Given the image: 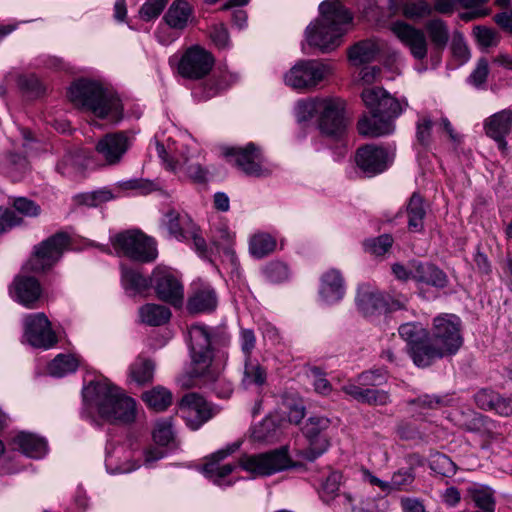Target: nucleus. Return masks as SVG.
Segmentation results:
<instances>
[{"label": "nucleus", "instance_id": "obj_1", "mask_svg": "<svg viewBox=\"0 0 512 512\" xmlns=\"http://www.w3.org/2000/svg\"><path fill=\"white\" fill-rule=\"evenodd\" d=\"M190 338V356L192 368L189 379L184 380V387L196 386L195 379H203V385L210 388L218 398L228 399L234 388L230 380L221 376L227 364L231 344V335L225 327H209L193 324L188 329Z\"/></svg>", "mask_w": 512, "mask_h": 512}, {"label": "nucleus", "instance_id": "obj_2", "mask_svg": "<svg viewBox=\"0 0 512 512\" xmlns=\"http://www.w3.org/2000/svg\"><path fill=\"white\" fill-rule=\"evenodd\" d=\"M84 402H89L99 418L110 424L127 425L136 419V401L108 380L91 382L85 389Z\"/></svg>", "mask_w": 512, "mask_h": 512}, {"label": "nucleus", "instance_id": "obj_3", "mask_svg": "<svg viewBox=\"0 0 512 512\" xmlns=\"http://www.w3.org/2000/svg\"><path fill=\"white\" fill-rule=\"evenodd\" d=\"M320 17L305 31L310 46L318 47L323 53L338 47L341 38L352 24L353 16L339 1L326 0L319 5Z\"/></svg>", "mask_w": 512, "mask_h": 512}, {"label": "nucleus", "instance_id": "obj_4", "mask_svg": "<svg viewBox=\"0 0 512 512\" xmlns=\"http://www.w3.org/2000/svg\"><path fill=\"white\" fill-rule=\"evenodd\" d=\"M68 95L76 106L90 111L100 119L117 123L123 117V106L119 97L99 82L79 80L71 85Z\"/></svg>", "mask_w": 512, "mask_h": 512}, {"label": "nucleus", "instance_id": "obj_5", "mask_svg": "<svg viewBox=\"0 0 512 512\" xmlns=\"http://www.w3.org/2000/svg\"><path fill=\"white\" fill-rule=\"evenodd\" d=\"M463 344L461 320L454 314L439 315L433 320L431 338L427 343L429 365L436 359L452 356Z\"/></svg>", "mask_w": 512, "mask_h": 512}, {"label": "nucleus", "instance_id": "obj_6", "mask_svg": "<svg viewBox=\"0 0 512 512\" xmlns=\"http://www.w3.org/2000/svg\"><path fill=\"white\" fill-rule=\"evenodd\" d=\"M111 242L116 250L136 261L152 262L157 257L156 243L140 231L119 233Z\"/></svg>", "mask_w": 512, "mask_h": 512}, {"label": "nucleus", "instance_id": "obj_7", "mask_svg": "<svg viewBox=\"0 0 512 512\" xmlns=\"http://www.w3.org/2000/svg\"><path fill=\"white\" fill-rule=\"evenodd\" d=\"M239 466L257 476H270L285 469L294 467L287 449H276L267 453L246 455L239 460Z\"/></svg>", "mask_w": 512, "mask_h": 512}, {"label": "nucleus", "instance_id": "obj_8", "mask_svg": "<svg viewBox=\"0 0 512 512\" xmlns=\"http://www.w3.org/2000/svg\"><path fill=\"white\" fill-rule=\"evenodd\" d=\"M69 245V237L65 233H56L35 246L34 254L25 268L40 273L50 269L62 256Z\"/></svg>", "mask_w": 512, "mask_h": 512}, {"label": "nucleus", "instance_id": "obj_9", "mask_svg": "<svg viewBox=\"0 0 512 512\" xmlns=\"http://www.w3.org/2000/svg\"><path fill=\"white\" fill-rule=\"evenodd\" d=\"M224 155L232 158L234 165L247 176L266 177L271 174L261 149L252 142L244 147L227 148Z\"/></svg>", "mask_w": 512, "mask_h": 512}, {"label": "nucleus", "instance_id": "obj_10", "mask_svg": "<svg viewBox=\"0 0 512 512\" xmlns=\"http://www.w3.org/2000/svg\"><path fill=\"white\" fill-rule=\"evenodd\" d=\"M327 67L316 60H301L284 74V83L294 90H310L327 75Z\"/></svg>", "mask_w": 512, "mask_h": 512}, {"label": "nucleus", "instance_id": "obj_11", "mask_svg": "<svg viewBox=\"0 0 512 512\" xmlns=\"http://www.w3.org/2000/svg\"><path fill=\"white\" fill-rule=\"evenodd\" d=\"M134 142V137L127 131L110 132L102 136L95 145V151L104 165H119Z\"/></svg>", "mask_w": 512, "mask_h": 512}, {"label": "nucleus", "instance_id": "obj_12", "mask_svg": "<svg viewBox=\"0 0 512 512\" xmlns=\"http://www.w3.org/2000/svg\"><path fill=\"white\" fill-rule=\"evenodd\" d=\"M361 98L370 113L382 115L393 123L408 105L406 101L400 102L381 87L365 88L361 93Z\"/></svg>", "mask_w": 512, "mask_h": 512}, {"label": "nucleus", "instance_id": "obj_13", "mask_svg": "<svg viewBox=\"0 0 512 512\" xmlns=\"http://www.w3.org/2000/svg\"><path fill=\"white\" fill-rule=\"evenodd\" d=\"M152 286L158 299L175 308L182 307L184 286L173 271L167 268H156L152 274Z\"/></svg>", "mask_w": 512, "mask_h": 512}, {"label": "nucleus", "instance_id": "obj_14", "mask_svg": "<svg viewBox=\"0 0 512 512\" xmlns=\"http://www.w3.org/2000/svg\"><path fill=\"white\" fill-rule=\"evenodd\" d=\"M23 326L24 338L34 348L49 349L58 341L51 322L42 312L27 314Z\"/></svg>", "mask_w": 512, "mask_h": 512}, {"label": "nucleus", "instance_id": "obj_15", "mask_svg": "<svg viewBox=\"0 0 512 512\" xmlns=\"http://www.w3.org/2000/svg\"><path fill=\"white\" fill-rule=\"evenodd\" d=\"M179 412L192 430L199 429L217 413L211 403L195 392L187 393L182 397L179 402Z\"/></svg>", "mask_w": 512, "mask_h": 512}, {"label": "nucleus", "instance_id": "obj_16", "mask_svg": "<svg viewBox=\"0 0 512 512\" xmlns=\"http://www.w3.org/2000/svg\"><path fill=\"white\" fill-rule=\"evenodd\" d=\"M330 420L324 416H311L306 421L302 431L309 441V447L300 452V456L307 461H314L329 447V441L324 432L329 428Z\"/></svg>", "mask_w": 512, "mask_h": 512}, {"label": "nucleus", "instance_id": "obj_17", "mask_svg": "<svg viewBox=\"0 0 512 512\" xmlns=\"http://www.w3.org/2000/svg\"><path fill=\"white\" fill-rule=\"evenodd\" d=\"M215 63L213 55L200 46L188 48L182 55L179 64V74L187 79H201L209 74Z\"/></svg>", "mask_w": 512, "mask_h": 512}, {"label": "nucleus", "instance_id": "obj_18", "mask_svg": "<svg viewBox=\"0 0 512 512\" xmlns=\"http://www.w3.org/2000/svg\"><path fill=\"white\" fill-rule=\"evenodd\" d=\"M323 107L318 110V125L320 131L329 137L340 138L346 131L347 123L344 117V104L339 99H321Z\"/></svg>", "mask_w": 512, "mask_h": 512}, {"label": "nucleus", "instance_id": "obj_19", "mask_svg": "<svg viewBox=\"0 0 512 512\" xmlns=\"http://www.w3.org/2000/svg\"><path fill=\"white\" fill-rule=\"evenodd\" d=\"M393 155L384 147L366 144L359 147L355 154L357 167L367 176L383 173L392 163Z\"/></svg>", "mask_w": 512, "mask_h": 512}, {"label": "nucleus", "instance_id": "obj_20", "mask_svg": "<svg viewBox=\"0 0 512 512\" xmlns=\"http://www.w3.org/2000/svg\"><path fill=\"white\" fill-rule=\"evenodd\" d=\"M399 335L407 342L408 352L418 367L429 366L427 357L428 334L419 323H405L398 329Z\"/></svg>", "mask_w": 512, "mask_h": 512}, {"label": "nucleus", "instance_id": "obj_21", "mask_svg": "<svg viewBox=\"0 0 512 512\" xmlns=\"http://www.w3.org/2000/svg\"><path fill=\"white\" fill-rule=\"evenodd\" d=\"M485 134L493 139L503 153L508 149L506 137L512 131V107L503 109L487 117L483 123Z\"/></svg>", "mask_w": 512, "mask_h": 512}, {"label": "nucleus", "instance_id": "obj_22", "mask_svg": "<svg viewBox=\"0 0 512 512\" xmlns=\"http://www.w3.org/2000/svg\"><path fill=\"white\" fill-rule=\"evenodd\" d=\"M396 37L409 48L411 55L417 60H423L428 53V43L424 32L405 22H395L391 26Z\"/></svg>", "mask_w": 512, "mask_h": 512}, {"label": "nucleus", "instance_id": "obj_23", "mask_svg": "<svg viewBox=\"0 0 512 512\" xmlns=\"http://www.w3.org/2000/svg\"><path fill=\"white\" fill-rule=\"evenodd\" d=\"M237 80V74L228 71H220L214 73L206 81L197 85L193 89L192 95L195 100L205 102L229 89Z\"/></svg>", "mask_w": 512, "mask_h": 512}, {"label": "nucleus", "instance_id": "obj_24", "mask_svg": "<svg viewBox=\"0 0 512 512\" xmlns=\"http://www.w3.org/2000/svg\"><path fill=\"white\" fill-rule=\"evenodd\" d=\"M355 302L364 317L372 318L387 313L386 295L368 285L358 287Z\"/></svg>", "mask_w": 512, "mask_h": 512}, {"label": "nucleus", "instance_id": "obj_25", "mask_svg": "<svg viewBox=\"0 0 512 512\" xmlns=\"http://www.w3.org/2000/svg\"><path fill=\"white\" fill-rule=\"evenodd\" d=\"M10 293L18 303L28 309H34L38 307L42 287L35 277L20 275L15 277Z\"/></svg>", "mask_w": 512, "mask_h": 512}, {"label": "nucleus", "instance_id": "obj_26", "mask_svg": "<svg viewBox=\"0 0 512 512\" xmlns=\"http://www.w3.org/2000/svg\"><path fill=\"white\" fill-rule=\"evenodd\" d=\"M239 448V443H233L224 449L218 450L211 455L210 460L204 464L203 473L212 479L216 484L222 485V480L230 475L237 467L235 464L220 465V461L231 455Z\"/></svg>", "mask_w": 512, "mask_h": 512}, {"label": "nucleus", "instance_id": "obj_27", "mask_svg": "<svg viewBox=\"0 0 512 512\" xmlns=\"http://www.w3.org/2000/svg\"><path fill=\"white\" fill-rule=\"evenodd\" d=\"M341 390L346 395L363 404L387 406L392 403L391 395L386 390L355 386V383H346L342 386Z\"/></svg>", "mask_w": 512, "mask_h": 512}, {"label": "nucleus", "instance_id": "obj_28", "mask_svg": "<svg viewBox=\"0 0 512 512\" xmlns=\"http://www.w3.org/2000/svg\"><path fill=\"white\" fill-rule=\"evenodd\" d=\"M345 294V284L341 272L337 269L326 271L320 278L319 295L323 302L334 304Z\"/></svg>", "mask_w": 512, "mask_h": 512}, {"label": "nucleus", "instance_id": "obj_29", "mask_svg": "<svg viewBox=\"0 0 512 512\" xmlns=\"http://www.w3.org/2000/svg\"><path fill=\"white\" fill-rule=\"evenodd\" d=\"M412 280L439 289L447 287L449 283L444 271L431 263L420 261H412Z\"/></svg>", "mask_w": 512, "mask_h": 512}, {"label": "nucleus", "instance_id": "obj_30", "mask_svg": "<svg viewBox=\"0 0 512 512\" xmlns=\"http://www.w3.org/2000/svg\"><path fill=\"white\" fill-rule=\"evenodd\" d=\"M162 224L172 237L178 240H188L187 233H191L194 222L187 214L170 208L165 212Z\"/></svg>", "mask_w": 512, "mask_h": 512}, {"label": "nucleus", "instance_id": "obj_31", "mask_svg": "<svg viewBox=\"0 0 512 512\" xmlns=\"http://www.w3.org/2000/svg\"><path fill=\"white\" fill-rule=\"evenodd\" d=\"M193 156L189 154L188 148L181 152V156L168 164V168L174 172H181L197 183H204L207 179V170L199 163L192 161Z\"/></svg>", "mask_w": 512, "mask_h": 512}, {"label": "nucleus", "instance_id": "obj_32", "mask_svg": "<svg viewBox=\"0 0 512 512\" xmlns=\"http://www.w3.org/2000/svg\"><path fill=\"white\" fill-rule=\"evenodd\" d=\"M217 306V295L209 285H202L194 289L187 302L190 313H204L213 311Z\"/></svg>", "mask_w": 512, "mask_h": 512}, {"label": "nucleus", "instance_id": "obj_33", "mask_svg": "<svg viewBox=\"0 0 512 512\" xmlns=\"http://www.w3.org/2000/svg\"><path fill=\"white\" fill-rule=\"evenodd\" d=\"M370 116H364L358 122V131L365 137H380L391 134L394 131V123L390 119L377 113H370Z\"/></svg>", "mask_w": 512, "mask_h": 512}, {"label": "nucleus", "instance_id": "obj_34", "mask_svg": "<svg viewBox=\"0 0 512 512\" xmlns=\"http://www.w3.org/2000/svg\"><path fill=\"white\" fill-rule=\"evenodd\" d=\"M267 382V370L257 359H244L240 385L244 389H261Z\"/></svg>", "mask_w": 512, "mask_h": 512}, {"label": "nucleus", "instance_id": "obj_35", "mask_svg": "<svg viewBox=\"0 0 512 512\" xmlns=\"http://www.w3.org/2000/svg\"><path fill=\"white\" fill-rule=\"evenodd\" d=\"M13 443L24 455L31 458H42L47 453L45 439L32 433L20 432L14 437Z\"/></svg>", "mask_w": 512, "mask_h": 512}, {"label": "nucleus", "instance_id": "obj_36", "mask_svg": "<svg viewBox=\"0 0 512 512\" xmlns=\"http://www.w3.org/2000/svg\"><path fill=\"white\" fill-rule=\"evenodd\" d=\"M455 426L468 432H479L483 426V417L472 409H455L447 416Z\"/></svg>", "mask_w": 512, "mask_h": 512}, {"label": "nucleus", "instance_id": "obj_37", "mask_svg": "<svg viewBox=\"0 0 512 512\" xmlns=\"http://www.w3.org/2000/svg\"><path fill=\"white\" fill-rule=\"evenodd\" d=\"M192 15L191 6L184 0H175L164 15L166 24L177 30H183L188 25V20Z\"/></svg>", "mask_w": 512, "mask_h": 512}, {"label": "nucleus", "instance_id": "obj_38", "mask_svg": "<svg viewBox=\"0 0 512 512\" xmlns=\"http://www.w3.org/2000/svg\"><path fill=\"white\" fill-rule=\"evenodd\" d=\"M467 492L475 507L481 512H495L496 498L495 491L491 487L482 484H473Z\"/></svg>", "mask_w": 512, "mask_h": 512}, {"label": "nucleus", "instance_id": "obj_39", "mask_svg": "<svg viewBox=\"0 0 512 512\" xmlns=\"http://www.w3.org/2000/svg\"><path fill=\"white\" fill-rule=\"evenodd\" d=\"M138 314L142 323L154 327L166 324L172 316L168 307L155 303H147L141 306Z\"/></svg>", "mask_w": 512, "mask_h": 512}, {"label": "nucleus", "instance_id": "obj_40", "mask_svg": "<svg viewBox=\"0 0 512 512\" xmlns=\"http://www.w3.org/2000/svg\"><path fill=\"white\" fill-rule=\"evenodd\" d=\"M408 216V229L410 232H421L424 229V218L426 210L424 207V199L419 194L414 192L406 207Z\"/></svg>", "mask_w": 512, "mask_h": 512}, {"label": "nucleus", "instance_id": "obj_41", "mask_svg": "<svg viewBox=\"0 0 512 512\" xmlns=\"http://www.w3.org/2000/svg\"><path fill=\"white\" fill-rule=\"evenodd\" d=\"M142 400L148 408L156 411L163 412L171 406L173 402L172 392L161 385H157L142 394Z\"/></svg>", "mask_w": 512, "mask_h": 512}, {"label": "nucleus", "instance_id": "obj_42", "mask_svg": "<svg viewBox=\"0 0 512 512\" xmlns=\"http://www.w3.org/2000/svg\"><path fill=\"white\" fill-rule=\"evenodd\" d=\"M234 240V234L231 233L226 225H220L216 228L213 235V243L220 250L223 251V255L226 260L230 263L233 269L238 267V259L235 251L232 248Z\"/></svg>", "mask_w": 512, "mask_h": 512}, {"label": "nucleus", "instance_id": "obj_43", "mask_svg": "<svg viewBox=\"0 0 512 512\" xmlns=\"http://www.w3.org/2000/svg\"><path fill=\"white\" fill-rule=\"evenodd\" d=\"M379 49L371 40H364L356 43L348 50V58L353 65H362L375 60Z\"/></svg>", "mask_w": 512, "mask_h": 512}, {"label": "nucleus", "instance_id": "obj_44", "mask_svg": "<svg viewBox=\"0 0 512 512\" xmlns=\"http://www.w3.org/2000/svg\"><path fill=\"white\" fill-rule=\"evenodd\" d=\"M155 364L150 359L137 358L130 366L129 376L137 385L151 383L154 378Z\"/></svg>", "mask_w": 512, "mask_h": 512}, {"label": "nucleus", "instance_id": "obj_45", "mask_svg": "<svg viewBox=\"0 0 512 512\" xmlns=\"http://www.w3.org/2000/svg\"><path fill=\"white\" fill-rule=\"evenodd\" d=\"M122 283L126 290L142 294L152 285V278L144 277L138 270L122 267Z\"/></svg>", "mask_w": 512, "mask_h": 512}, {"label": "nucleus", "instance_id": "obj_46", "mask_svg": "<svg viewBox=\"0 0 512 512\" xmlns=\"http://www.w3.org/2000/svg\"><path fill=\"white\" fill-rule=\"evenodd\" d=\"M279 425L275 417L266 416L256 424L251 431V436L256 441L272 442L278 438Z\"/></svg>", "mask_w": 512, "mask_h": 512}, {"label": "nucleus", "instance_id": "obj_47", "mask_svg": "<svg viewBox=\"0 0 512 512\" xmlns=\"http://www.w3.org/2000/svg\"><path fill=\"white\" fill-rule=\"evenodd\" d=\"M79 362L70 354H58L48 365V372L54 377H64L77 370Z\"/></svg>", "mask_w": 512, "mask_h": 512}, {"label": "nucleus", "instance_id": "obj_48", "mask_svg": "<svg viewBox=\"0 0 512 512\" xmlns=\"http://www.w3.org/2000/svg\"><path fill=\"white\" fill-rule=\"evenodd\" d=\"M276 247V240L267 233H258L251 237L249 251L256 258H263L273 252Z\"/></svg>", "mask_w": 512, "mask_h": 512}, {"label": "nucleus", "instance_id": "obj_49", "mask_svg": "<svg viewBox=\"0 0 512 512\" xmlns=\"http://www.w3.org/2000/svg\"><path fill=\"white\" fill-rule=\"evenodd\" d=\"M425 29L431 42L436 48H444L449 40V30L446 23L441 19H432L425 25Z\"/></svg>", "mask_w": 512, "mask_h": 512}, {"label": "nucleus", "instance_id": "obj_50", "mask_svg": "<svg viewBox=\"0 0 512 512\" xmlns=\"http://www.w3.org/2000/svg\"><path fill=\"white\" fill-rule=\"evenodd\" d=\"M28 170L29 163L25 156L17 153L8 155L5 173L12 181H20Z\"/></svg>", "mask_w": 512, "mask_h": 512}, {"label": "nucleus", "instance_id": "obj_51", "mask_svg": "<svg viewBox=\"0 0 512 512\" xmlns=\"http://www.w3.org/2000/svg\"><path fill=\"white\" fill-rule=\"evenodd\" d=\"M113 198L111 191L106 189L80 193L74 197V201L78 205L87 207H97Z\"/></svg>", "mask_w": 512, "mask_h": 512}, {"label": "nucleus", "instance_id": "obj_52", "mask_svg": "<svg viewBox=\"0 0 512 512\" xmlns=\"http://www.w3.org/2000/svg\"><path fill=\"white\" fill-rule=\"evenodd\" d=\"M387 381L386 373L383 370H368L360 373L354 381L348 383H355V386L364 388H376L383 385Z\"/></svg>", "mask_w": 512, "mask_h": 512}, {"label": "nucleus", "instance_id": "obj_53", "mask_svg": "<svg viewBox=\"0 0 512 512\" xmlns=\"http://www.w3.org/2000/svg\"><path fill=\"white\" fill-rule=\"evenodd\" d=\"M342 474L338 471H334L328 475L322 484L321 491L319 493L320 498L326 504H330L335 500V496L338 494Z\"/></svg>", "mask_w": 512, "mask_h": 512}, {"label": "nucleus", "instance_id": "obj_54", "mask_svg": "<svg viewBox=\"0 0 512 512\" xmlns=\"http://www.w3.org/2000/svg\"><path fill=\"white\" fill-rule=\"evenodd\" d=\"M263 274L271 283H280L289 278V268L281 261H271L263 268Z\"/></svg>", "mask_w": 512, "mask_h": 512}, {"label": "nucleus", "instance_id": "obj_55", "mask_svg": "<svg viewBox=\"0 0 512 512\" xmlns=\"http://www.w3.org/2000/svg\"><path fill=\"white\" fill-rule=\"evenodd\" d=\"M403 15L411 20H418L431 15L432 7L424 0L406 2L402 6Z\"/></svg>", "mask_w": 512, "mask_h": 512}, {"label": "nucleus", "instance_id": "obj_56", "mask_svg": "<svg viewBox=\"0 0 512 512\" xmlns=\"http://www.w3.org/2000/svg\"><path fill=\"white\" fill-rule=\"evenodd\" d=\"M323 107L320 98L302 100L297 103L296 116L298 121H308L313 118L316 114H319L318 110Z\"/></svg>", "mask_w": 512, "mask_h": 512}, {"label": "nucleus", "instance_id": "obj_57", "mask_svg": "<svg viewBox=\"0 0 512 512\" xmlns=\"http://www.w3.org/2000/svg\"><path fill=\"white\" fill-rule=\"evenodd\" d=\"M174 439L172 424L169 419L157 421L154 431L153 440L159 446H168Z\"/></svg>", "mask_w": 512, "mask_h": 512}, {"label": "nucleus", "instance_id": "obj_58", "mask_svg": "<svg viewBox=\"0 0 512 512\" xmlns=\"http://www.w3.org/2000/svg\"><path fill=\"white\" fill-rule=\"evenodd\" d=\"M393 238L389 234H383L379 237L368 239L364 242V248L371 254L381 256L385 254L392 246Z\"/></svg>", "mask_w": 512, "mask_h": 512}, {"label": "nucleus", "instance_id": "obj_59", "mask_svg": "<svg viewBox=\"0 0 512 512\" xmlns=\"http://www.w3.org/2000/svg\"><path fill=\"white\" fill-rule=\"evenodd\" d=\"M430 467L436 473L449 477L456 473L455 463L445 454H437L432 457Z\"/></svg>", "mask_w": 512, "mask_h": 512}, {"label": "nucleus", "instance_id": "obj_60", "mask_svg": "<svg viewBox=\"0 0 512 512\" xmlns=\"http://www.w3.org/2000/svg\"><path fill=\"white\" fill-rule=\"evenodd\" d=\"M167 3L168 0H146L139 10L140 18L146 22L158 18Z\"/></svg>", "mask_w": 512, "mask_h": 512}, {"label": "nucleus", "instance_id": "obj_61", "mask_svg": "<svg viewBox=\"0 0 512 512\" xmlns=\"http://www.w3.org/2000/svg\"><path fill=\"white\" fill-rule=\"evenodd\" d=\"M445 399L438 395L424 394L415 399L409 400L410 406H415L420 411L438 409L444 405Z\"/></svg>", "mask_w": 512, "mask_h": 512}, {"label": "nucleus", "instance_id": "obj_62", "mask_svg": "<svg viewBox=\"0 0 512 512\" xmlns=\"http://www.w3.org/2000/svg\"><path fill=\"white\" fill-rule=\"evenodd\" d=\"M433 120L429 115L420 116L416 122V139L422 146H428L431 141Z\"/></svg>", "mask_w": 512, "mask_h": 512}, {"label": "nucleus", "instance_id": "obj_63", "mask_svg": "<svg viewBox=\"0 0 512 512\" xmlns=\"http://www.w3.org/2000/svg\"><path fill=\"white\" fill-rule=\"evenodd\" d=\"M415 476L411 469H403L395 472L390 480V488L392 491L407 490L414 482Z\"/></svg>", "mask_w": 512, "mask_h": 512}, {"label": "nucleus", "instance_id": "obj_64", "mask_svg": "<svg viewBox=\"0 0 512 512\" xmlns=\"http://www.w3.org/2000/svg\"><path fill=\"white\" fill-rule=\"evenodd\" d=\"M19 87L30 96L37 97L43 93V86L39 78L33 74L19 77Z\"/></svg>", "mask_w": 512, "mask_h": 512}]
</instances>
